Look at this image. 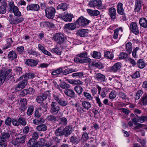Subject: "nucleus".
<instances>
[{
    "mask_svg": "<svg viewBox=\"0 0 147 147\" xmlns=\"http://www.w3.org/2000/svg\"><path fill=\"white\" fill-rule=\"evenodd\" d=\"M26 137L25 135H22V134H17L16 138L12 140L11 143L15 146L23 144L25 143Z\"/></svg>",
    "mask_w": 147,
    "mask_h": 147,
    "instance_id": "f257e3e1",
    "label": "nucleus"
},
{
    "mask_svg": "<svg viewBox=\"0 0 147 147\" xmlns=\"http://www.w3.org/2000/svg\"><path fill=\"white\" fill-rule=\"evenodd\" d=\"M50 91H47L39 94L36 99L37 102L39 103H42L44 100H46L47 97L50 96Z\"/></svg>",
    "mask_w": 147,
    "mask_h": 147,
    "instance_id": "f03ea898",
    "label": "nucleus"
},
{
    "mask_svg": "<svg viewBox=\"0 0 147 147\" xmlns=\"http://www.w3.org/2000/svg\"><path fill=\"white\" fill-rule=\"evenodd\" d=\"M11 69H6L0 72V85L3 83L8 75L11 72Z\"/></svg>",
    "mask_w": 147,
    "mask_h": 147,
    "instance_id": "7ed1b4c3",
    "label": "nucleus"
},
{
    "mask_svg": "<svg viewBox=\"0 0 147 147\" xmlns=\"http://www.w3.org/2000/svg\"><path fill=\"white\" fill-rule=\"evenodd\" d=\"M45 16L49 19H53L56 12L55 9L52 7H48L45 9Z\"/></svg>",
    "mask_w": 147,
    "mask_h": 147,
    "instance_id": "20e7f679",
    "label": "nucleus"
},
{
    "mask_svg": "<svg viewBox=\"0 0 147 147\" xmlns=\"http://www.w3.org/2000/svg\"><path fill=\"white\" fill-rule=\"evenodd\" d=\"M53 38L57 43L60 44L63 43L65 39V38L62 34L59 33L54 34Z\"/></svg>",
    "mask_w": 147,
    "mask_h": 147,
    "instance_id": "39448f33",
    "label": "nucleus"
},
{
    "mask_svg": "<svg viewBox=\"0 0 147 147\" xmlns=\"http://www.w3.org/2000/svg\"><path fill=\"white\" fill-rule=\"evenodd\" d=\"M90 22V20L86 19L83 16H81L79 17L76 22V24L82 27L88 24Z\"/></svg>",
    "mask_w": 147,
    "mask_h": 147,
    "instance_id": "423d86ee",
    "label": "nucleus"
},
{
    "mask_svg": "<svg viewBox=\"0 0 147 147\" xmlns=\"http://www.w3.org/2000/svg\"><path fill=\"white\" fill-rule=\"evenodd\" d=\"M9 6L10 7V11L12 12L15 16L18 17L21 16V13L19 11L18 8L14 5L13 2H10L9 4Z\"/></svg>",
    "mask_w": 147,
    "mask_h": 147,
    "instance_id": "0eeeda50",
    "label": "nucleus"
},
{
    "mask_svg": "<svg viewBox=\"0 0 147 147\" xmlns=\"http://www.w3.org/2000/svg\"><path fill=\"white\" fill-rule=\"evenodd\" d=\"M44 141V139L41 138L40 141L36 142L33 139H30L28 143V147H40L42 144L41 142Z\"/></svg>",
    "mask_w": 147,
    "mask_h": 147,
    "instance_id": "6e6552de",
    "label": "nucleus"
},
{
    "mask_svg": "<svg viewBox=\"0 0 147 147\" xmlns=\"http://www.w3.org/2000/svg\"><path fill=\"white\" fill-rule=\"evenodd\" d=\"M51 112L57 114L60 109V107L58 104L55 102H52L51 104Z\"/></svg>",
    "mask_w": 147,
    "mask_h": 147,
    "instance_id": "1a4fd4ad",
    "label": "nucleus"
},
{
    "mask_svg": "<svg viewBox=\"0 0 147 147\" xmlns=\"http://www.w3.org/2000/svg\"><path fill=\"white\" fill-rule=\"evenodd\" d=\"M23 80L20 81L15 87V90L16 91L21 90L25 88L28 82L25 78L22 79L20 80Z\"/></svg>",
    "mask_w": 147,
    "mask_h": 147,
    "instance_id": "9d476101",
    "label": "nucleus"
},
{
    "mask_svg": "<svg viewBox=\"0 0 147 147\" xmlns=\"http://www.w3.org/2000/svg\"><path fill=\"white\" fill-rule=\"evenodd\" d=\"M39 62L38 60L33 59H27L25 62V64L29 67H34L36 66Z\"/></svg>",
    "mask_w": 147,
    "mask_h": 147,
    "instance_id": "9b49d317",
    "label": "nucleus"
},
{
    "mask_svg": "<svg viewBox=\"0 0 147 147\" xmlns=\"http://www.w3.org/2000/svg\"><path fill=\"white\" fill-rule=\"evenodd\" d=\"M40 9V6L37 4H31L28 5L26 7L28 11H37Z\"/></svg>",
    "mask_w": 147,
    "mask_h": 147,
    "instance_id": "f8f14e48",
    "label": "nucleus"
},
{
    "mask_svg": "<svg viewBox=\"0 0 147 147\" xmlns=\"http://www.w3.org/2000/svg\"><path fill=\"white\" fill-rule=\"evenodd\" d=\"M65 94L67 96L72 98H75L77 97V95L73 90L68 88L65 89L64 91Z\"/></svg>",
    "mask_w": 147,
    "mask_h": 147,
    "instance_id": "ddd939ff",
    "label": "nucleus"
},
{
    "mask_svg": "<svg viewBox=\"0 0 147 147\" xmlns=\"http://www.w3.org/2000/svg\"><path fill=\"white\" fill-rule=\"evenodd\" d=\"M102 3V1L100 0L92 1L89 2L88 5L91 7H96L98 8L101 6Z\"/></svg>",
    "mask_w": 147,
    "mask_h": 147,
    "instance_id": "4468645a",
    "label": "nucleus"
},
{
    "mask_svg": "<svg viewBox=\"0 0 147 147\" xmlns=\"http://www.w3.org/2000/svg\"><path fill=\"white\" fill-rule=\"evenodd\" d=\"M20 106L19 107V109L22 111H24L27 108L26 105L27 104L26 100L24 98H20Z\"/></svg>",
    "mask_w": 147,
    "mask_h": 147,
    "instance_id": "2eb2a0df",
    "label": "nucleus"
},
{
    "mask_svg": "<svg viewBox=\"0 0 147 147\" xmlns=\"http://www.w3.org/2000/svg\"><path fill=\"white\" fill-rule=\"evenodd\" d=\"M131 31L136 35L139 34V30L136 23L135 22H132L130 26Z\"/></svg>",
    "mask_w": 147,
    "mask_h": 147,
    "instance_id": "dca6fc26",
    "label": "nucleus"
},
{
    "mask_svg": "<svg viewBox=\"0 0 147 147\" xmlns=\"http://www.w3.org/2000/svg\"><path fill=\"white\" fill-rule=\"evenodd\" d=\"M23 21L22 18H16L14 17L9 19L10 23L11 24H17Z\"/></svg>",
    "mask_w": 147,
    "mask_h": 147,
    "instance_id": "f3484780",
    "label": "nucleus"
},
{
    "mask_svg": "<svg viewBox=\"0 0 147 147\" xmlns=\"http://www.w3.org/2000/svg\"><path fill=\"white\" fill-rule=\"evenodd\" d=\"M10 136L9 134L8 133H3L0 136V142L7 143V139Z\"/></svg>",
    "mask_w": 147,
    "mask_h": 147,
    "instance_id": "a211bd4d",
    "label": "nucleus"
},
{
    "mask_svg": "<svg viewBox=\"0 0 147 147\" xmlns=\"http://www.w3.org/2000/svg\"><path fill=\"white\" fill-rule=\"evenodd\" d=\"M80 137L78 136L74 135L70 138V141L72 143L75 144H77L80 142Z\"/></svg>",
    "mask_w": 147,
    "mask_h": 147,
    "instance_id": "6ab92c4d",
    "label": "nucleus"
},
{
    "mask_svg": "<svg viewBox=\"0 0 147 147\" xmlns=\"http://www.w3.org/2000/svg\"><path fill=\"white\" fill-rule=\"evenodd\" d=\"M142 5L141 0H135L134 11L136 12H139Z\"/></svg>",
    "mask_w": 147,
    "mask_h": 147,
    "instance_id": "aec40b11",
    "label": "nucleus"
},
{
    "mask_svg": "<svg viewBox=\"0 0 147 147\" xmlns=\"http://www.w3.org/2000/svg\"><path fill=\"white\" fill-rule=\"evenodd\" d=\"M17 55L16 52L13 51H11L9 52L7 56V59L9 60L12 61L17 58Z\"/></svg>",
    "mask_w": 147,
    "mask_h": 147,
    "instance_id": "412c9836",
    "label": "nucleus"
},
{
    "mask_svg": "<svg viewBox=\"0 0 147 147\" xmlns=\"http://www.w3.org/2000/svg\"><path fill=\"white\" fill-rule=\"evenodd\" d=\"M63 130L64 135L66 137L68 136L72 132V128L69 126H66Z\"/></svg>",
    "mask_w": 147,
    "mask_h": 147,
    "instance_id": "4be33fe9",
    "label": "nucleus"
},
{
    "mask_svg": "<svg viewBox=\"0 0 147 147\" xmlns=\"http://www.w3.org/2000/svg\"><path fill=\"white\" fill-rule=\"evenodd\" d=\"M95 79L100 82H105V76L100 73H97L94 76Z\"/></svg>",
    "mask_w": 147,
    "mask_h": 147,
    "instance_id": "5701e85b",
    "label": "nucleus"
},
{
    "mask_svg": "<svg viewBox=\"0 0 147 147\" xmlns=\"http://www.w3.org/2000/svg\"><path fill=\"white\" fill-rule=\"evenodd\" d=\"M108 13L111 19H115L116 18V10L115 8H110L109 10Z\"/></svg>",
    "mask_w": 147,
    "mask_h": 147,
    "instance_id": "b1692460",
    "label": "nucleus"
},
{
    "mask_svg": "<svg viewBox=\"0 0 147 147\" xmlns=\"http://www.w3.org/2000/svg\"><path fill=\"white\" fill-rule=\"evenodd\" d=\"M35 75L32 73H29L28 74H26L25 75H23L20 76L19 78V80H21L22 79L25 78L26 80L28 79L29 78H32L35 77Z\"/></svg>",
    "mask_w": 147,
    "mask_h": 147,
    "instance_id": "393cba45",
    "label": "nucleus"
},
{
    "mask_svg": "<svg viewBox=\"0 0 147 147\" xmlns=\"http://www.w3.org/2000/svg\"><path fill=\"white\" fill-rule=\"evenodd\" d=\"M73 17V15L71 13L65 15L61 17V18L66 22H71Z\"/></svg>",
    "mask_w": 147,
    "mask_h": 147,
    "instance_id": "a878e982",
    "label": "nucleus"
},
{
    "mask_svg": "<svg viewBox=\"0 0 147 147\" xmlns=\"http://www.w3.org/2000/svg\"><path fill=\"white\" fill-rule=\"evenodd\" d=\"M36 129L38 131H45L47 129V127L45 124H40L36 126Z\"/></svg>",
    "mask_w": 147,
    "mask_h": 147,
    "instance_id": "bb28decb",
    "label": "nucleus"
},
{
    "mask_svg": "<svg viewBox=\"0 0 147 147\" xmlns=\"http://www.w3.org/2000/svg\"><path fill=\"white\" fill-rule=\"evenodd\" d=\"M139 23L140 26L144 28L147 27V20L146 18H141L139 20Z\"/></svg>",
    "mask_w": 147,
    "mask_h": 147,
    "instance_id": "cd10ccee",
    "label": "nucleus"
},
{
    "mask_svg": "<svg viewBox=\"0 0 147 147\" xmlns=\"http://www.w3.org/2000/svg\"><path fill=\"white\" fill-rule=\"evenodd\" d=\"M63 72V69L60 67L57 69L54 70L51 72V75L54 76H56L59 75Z\"/></svg>",
    "mask_w": 147,
    "mask_h": 147,
    "instance_id": "c85d7f7f",
    "label": "nucleus"
},
{
    "mask_svg": "<svg viewBox=\"0 0 147 147\" xmlns=\"http://www.w3.org/2000/svg\"><path fill=\"white\" fill-rule=\"evenodd\" d=\"M55 134L57 136H61L64 135L63 130L61 127L57 128L55 131Z\"/></svg>",
    "mask_w": 147,
    "mask_h": 147,
    "instance_id": "c756f323",
    "label": "nucleus"
},
{
    "mask_svg": "<svg viewBox=\"0 0 147 147\" xmlns=\"http://www.w3.org/2000/svg\"><path fill=\"white\" fill-rule=\"evenodd\" d=\"M88 30L86 29H81L78 32L77 34L81 37H85L88 35Z\"/></svg>",
    "mask_w": 147,
    "mask_h": 147,
    "instance_id": "7c9ffc66",
    "label": "nucleus"
},
{
    "mask_svg": "<svg viewBox=\"0 0 147 147\" xmlns=\"http://www.w3.org/2000/svg\"><path fill=\"white\" fill-rule=\"evenodd\" d=\"M82 105L84 109L89 110L91 107V104L89 102L87 101H83L82 103Z\"/></svg>",
    "mask_w": 147,
    "mask_h": 147,
    "instance_id": "2f4dec72",
    "label": "nucleus"
},
{
    "mask_svg": "<svg viewBox=\"0 0 147 147\" xmlns=\"http://www.w3.org/2000/svg\"><path fill=\"white\" fill-rule=\"evenodd\" d=\"M51 51L53 53H55L58 55H61V51L57 45L55 48L52 49Z\"/></svg>",
    "mask_w": 147,
    "mask_h": 147,
    "instance_id": "473e14b6",
    "label": "nucleus"
},
{
    "mask_svg": "<svg viewBox=\"0 0 147 147\" xmlns=\"http://www.w3.org/2000/svg\"><path fill=\"white\" fill-rule=\"evenodd\" d=\"M132 44L130 42H128L125 45V48L128 53L130 54L132 52Z\"/></svg>",
    "mask_w": 147,
    "mask_h": 147,
    "instance_id": "72a5a7b5",
    "label": "nucleus"
},
{
    "mask_svg": "<svg viewBox=\"0 0 147 147\" xmlns=\"http://www.w3.org/2000/svg\"><path fill=\"white\" fill-rule=\"evenodd\" d=\"M137 65L140 69L143 68L145 66V63L142 59H140L137 62Z\"/></svg>",
    "mask_w": 147,
    "mask_h": 147,
    "instance_id": "f704fd0d",
    "label": "nucleus"
},
{
    "mask_svg": "<svg viewBox=\"0 0 147 147\" xmlns=\"http://www.w3.org/2000/svg\"><path fill=\"white\" fill-rule=\"evenodd\" d=\"M65 27L69 30H73L76 28V25L74 23H69L66 24Z\"/></svg>",
    "mask_w": 147,
    "mask_h": 147,
    "instance_id": "c9c22d12",
    "label": "nucleus"
},
{
    "mask_svg": "<svg viewBox=\"0 0 147 147\" xmlns=\"http://www.w3.org/2000/svg\"><path fill=\"white\" fill-rule=\"evenodd\" d=\"M104 56L105 58L112 59L113 58V54L112 52L108 51L104 52Z\"/></svg>",
    "mask_w": 147,
    "mask_h": 147,
    "instance_id": "e433bc0d",
    "label": "nucleus"
},
{
    "mask_svg": "<svg viewBox=\"0 0 147 147\" xmlns=\"http://www.w3.org/2000/svg\"><path fill=\"white\" fill-rule=\"evenodd\" d=\"M33 123L36 125H38L40 123H43L45 122V119L42 118L35 119L33 120Z\"/></svg>",
    "mask_w": 147,
    "mask_h": 147,
    "instance_id": "4c0bfd02",
    "label": "nucleus"
},
{
    "mask_svg": "<svg viewBox=\"0 0 147 147\" xmlns=\"http://www.w3.org/2000/svg\"><path fill=\"white\" fill-rule=\"evenodd\" d=\"M67 5L65 3H61L59 4L57 7L58 9H60L63 11L66 10L67 8Z\"/></svg>",
    "mask_w": 147,
    "mask_h": 147,
    "instance_id": "58836bf2",
    "label": "nucleus"
},
{
    "mask_svg": "<svg viewBox=\"0 0 147 147\" xmlns=\"http://www.w3.org/2000/svg\"><path fill=\"white\" fill-rule=\"evenodd\" d=\"M123 4L120 3V15H121V16H120V18H121V20L125 21L126 19V17L124 14H123V11L124 9L122 7Z\"/></svg>",
    "mask_w": 147,
    "mask_h": 147,
    "instance_id": "ea45409f",
    "label": "nucleus"
},
{
    "mask_svg": "<svg viewBox=\"0 0 147 147\" xmlns=\"http://www.w3.org/2000/svg\"><path fill=\"white\" fill-rule=\"evenodd\" d=\"M82 95L87 100H92L93 97L91 95L86 92H83Z\"/></svg>",
    "mask_w": 147,
    "mask_h": 147,
    "instance_id": "a19ab883",
    "label": "nucleus"
},
{
    "mask_svg": "<svg viewBox=\"0 0 147 147\" xmlns=\"http://www.w3.org/2000/svg\"><path fill=\"white\" fill-rule=\"evenodd\" d=\"M76 69H73L72 68H67L65 69L63 71L62 74L63 75H66L70 73L76 71Z\"/></svg>",
    "mask_w": 147,
    "mask_h": 147,
    "instance_id": "79ce46f5",
    "label": "nucleus"
},
{
    "mask_svg": "<svg viewBox=\"0 0 147 147\" xmlns=\"http://www.w3.org/2000/svg\"><path fill=\"white\" fill-rule=\"evenodd\" d=\"M7 6V3H5L0 6V13L3 14L6 13V7Z\"/></svg>",
    "mask_w": 147,
    "mask_h": 147,
    "instance_id": "37998d69",
    "label": "nucleus"
},
{
    "mask_svg": "<svg viewBox=\"0 0 147 147\" xmlns=\"http://www.w3.org/2000/svg\"><path fill=\"white\" fill-rule=\"evenodd\" d=\"M75 91L78 95L81 94L83 91L82 87L79 86H76L74 88Z\"/></svg>",
    "mask_w": 147,
    "mask_h": 147,
    "instance_id": "c03bdc74",
    "label": "nucleus"
},
{
    "mask_svg": "<svg viewBox=\"0 0 147 147\" xmlns=\"http://www.w3.org/2000/svg\"><path fill=\"white\" fill-rule=\"evenodd\" d=\"M92 56L93 58L99 59L100 58L101 55L99 52L94 51L93 52Z\"/></svg>",
    "mask_w": 147,
    "mask_h": 147,
    "instance_id": "a18cd8bd",
    "label": "nucleus"
},
{
    "mask_svg": "<svg viewBox=\"0 0 147 147\" xmlns=\"http://www.w3.org/2000/svg\"><path fill=\"white\" fill-rule=\"evenodd\" d=\"M138 120L139 122L143 123L145 121H147V116H142L138 117Z\"/></svg>",
    "mask_w": 147,
    "mask_h": 147,
    "instance_id": "49530a36",
    "label": "nucleus"
},
{
    "mask_svg": "<svg viewBox=\"0 0 147 147\" xmlns=\"http://www.w3.org/2000/svg\"><path fill=\"white\" fill-rule=\"evenodd\" d=\"M28 53L29 55H32L37 57L38 55V53L37 52L34 51L32 49H28L27 50Z\"/></svg>",
    "mask_w": 147,
    "mask_h": 147,
    "instance_id": "de8ad7c7",
    "label": "nucleus"
},
{
    "mask_svg": "<svg viewBox=\"0 0 147 147\" xmlns=\"http://www.w3.org/2000/svg\"><path fill=\"white\" fill-rule=\"evenodd\" d=\"M141 102H142L143 105H145L147 104V94H145L140 99Z\"/></svg>",
    "mask_w": 147,
    "mask_h": 147,
    "instance_id": "09e8293b",
    "label": "nucleus"
},
{
    "mask_svg": "<svg viewBox=\"0 0 147 147\" xmlns=\"http://www.w3.org/2000/svg\"><path fill=\"white\" fill-rule=\"evenodd\" d=\"M46 119L52 122H55L57 120L56 116L52 115L48 116L47 117Z\"/></svg>",
    "mask_w": 147,
    "mask_h": 147,
    "instance_id": "8fccbe9b",
    "label": "nucleus"
},
{
    "mask_svg": "<svg viewBox=\"0 0 147 147\" xmlns=\"http://www.w3.org/2000/svg\"><path fill=\"white\" fill-rule=\"evenodd\" d=\"M60 121V124L62 125L63 126H65L67 125V118L64 117L60 118L59 119Z\"/></svg>",
    "mask_w": 147,
    "mask_h": 147,
    "instance_id": "3c124183",
    "label": "nucleus"
},
{
    "mask_svg": "<svg viewBox=\"0 0 147 147\" xmlns=\"http://www.w3.org/2000/svg\"><path fill=\"white\" fill-rule=\"evenodd\" d=\"M59 105H61L63 107H64L68 105V101L64 100H62L61 99L58 103Z\"/></svg>",
    "mask_w": 147,
    "mask_h": 147,
    "instance_id": "603ef678",
    "label": "nucleus"
},
{
    "mask_svg": "<svg viewBox=\"0 0 147 147\" xmlns=\"http://www.w3.org/2000/svg\"><path fill=\"white\" fill-rule=\"evenodd\" d=\"M92 65L94 67H96L100 69L103 68L104 67L103 65L100 62L93 63Z\"/></svg>",
    "mask_w": 147,
    "mask_h": 147,
    "instance_id": "864d4df0",
    "label": "nucleus"
},
{
    "mask_svg": "<svg viewBox=\"0 0 147 147\" xmlns=\"http://www.w3.org/2000/svg\"><path fill=\"white\" fill-rule=\"evenodd\" d=\"M60 87L63 89H67L70 87L69 84L66 83L65 82H62L60 84Z\"/></svg>",
    "mask_w": 147,
    "mask_h": 147,
    "instance_id": "5fc2aeb1",
    "label": "nucleus"
},
{
    "mask_svg": "<svg viewBox=\"0 0 147 147\" xmlns=\"http://www.w3.org/2000/svg\"><path fill=\"white\" fill-rule=\"evenodd\" d=\"M119 66V63H117L114 65L112 67V70L114 72H116L118 69V68Z\"/></svg>",
    "mask_w": 147,
    "mask_h": 147,
    "instance_id": "6e6d98bb",
    "label": "nucleus"
},
{
    "mask_svg": "<svg viewBox=\"0 0 147 147\" xmlns=\"http://www.w3.org/2000/svg\"><path fill=\"white\" fill-rule=\"evenodd\" d=\"M18 120L19 122V124H21L23 126H25L27 124V122L26 120L23 118H19L18 119Z\"/></svg>",
    "mask_w": 147,
    "mask_h": 147,
    "instance_id": "4d7b16f0",
    "label": "nucleus"
},
{
    "mask_svg": "<svg viewBox=\"0 0 147 147\" xmlns=\"http://www.w3.org/2000/svg\"><path fill=\"white\" fill-rule=\"evenodd\" d=\"M12 119L11 118L9 117H8L5 119V123L6 125L10 126L11 124V122H12Z\"/></svg>",
    "mask_w": 147,
    "mask_h": 147,
    "instance_id": "13d9d810",
    "label": "nucleus"
},
{
    "mask_svg": "<svg viewBox=\"0 0 147 147\" xmlns=\"http://www.w3.org/2000/svg\"><path fill=\"white\" fill-rule=\"evenodd\" d=\"M78 56L81 59H84L85 57H87V53L86 52H84L80 54H78Z\"/></svg>",
    "mask_w": 147,
    "mask_h": 147,
    "instance_id": "bf43d9fd",
    "label": "nucleus"
},
{
    "mask_svg": "<svg viewBox=\"0 0 147 147\" xmlns=\"http://www.w3.org/2000/svg\"><path fill=\"white\" fill-rule=\"evenodd\" d=\"M28 88L24 89L20 92V96H26L27 94H28Z\"/></svg>",
    "mask_w": 147,
    "mask_h": 147,
    "instance_id": "052dcab7",
    "label": "nucleus"
},
{
    "mask_svg": "<svg viewBox=\"0 0 147 147\" xmlns=\"http://www.w3.org/2000/svg\"><path fill=\"white\" fill-rule=\"evenodd\" d=\"M83 72H81L74 73L72 74L71 76L74 77L78 76L79 78H81L83 76Z\"/></svg>",
    "mask_w": 147,
    "mask_h": 147,
    "instance_id": "680f3d73",
    "label": "nucleus"
},
{
    "mask_svg": "<svg viewBox=\"0 0 147 147\" xmlns=\"http://www.w3.org/2000/svg\"><path fill=\"white\" fill-rule=\"evenodd\" d=\"M116 96V93L115 91L113 90L110 93L109 98L111 99H113Z\"/></svg>",
    "mask_w": 147,
    "mask_h": 147,
    "instance_id": "e2e57ef3",
    "label": "nucleus"
},
{
    "mask_svg": "<svg viewBox=\"0 0 147 147\" xmlns=\"http://www.w3.org/2000/svg\"><path fill=\"white\" fill-rule=\"evenodd\" d=\"M34 109V107L33 106L29 107L27 110V114L28 115H30L32 114Z\"/></svg>",
    "mask_w": 147,
    "mask_h": 147,
    "instance_id": "0e129e2a",
    "label": "nucleus"
},
{
    "mask_svg": "<svg viewBox=\"0 0 147 147\" xmlns=\"http://www.w3.org/2000/svg\"><path fill=\"white\" fill-rule=\"evenodd\" d=\"M120 98H121L122 100L124 101H128L125 94L122 92H120Z\"/></svg>",
    "mask_w": 147,
    "mask_h": 147,
    "instance_id": "69168bd1",
    "label": "nucleus"
},
{
    "mask_svg": "<svg viewBox=\"0 0 147 147\" xmlns=\"http://www.w3.org/2000/svg\"><path fill=\"white\" fill-rule=\"evenodd\" d=\"M140 73L138 71H136L134 74L131 75V77L132 78L136 79L137 78H139L140 76Z\"/></svg>",
    "mask_w": 147,
    "mask_h": 147,
    "instance_id": "338daca9",
    "label": "nucleus"
},
{
    "mask_svg": "<svg viewBox=\"0 0 147 147\" xmlns=\"http://www.w3.org/2000/svg\"><path fill=\"white\" fill-rule=\"evenodd\" d=\"M39 134L37 132H34L32 135V138L30 139H33L34 140L37 139L39 137Z\"/></svg>",
    "mask_w": 147,
    "mask_h": 147,
    "instance_id": "774afa93",
    "label": "nucleus"
}]
</instances>
